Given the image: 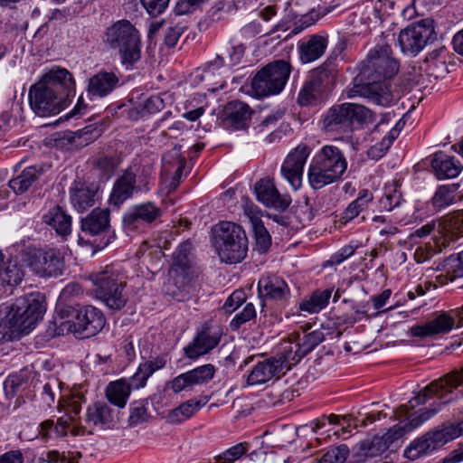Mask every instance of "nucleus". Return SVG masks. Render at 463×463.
I'll list each match as a JSON object with an SVG mask.
<instances>
[{"mask_svg": "<svg viewBox=\"0 0 463 463\" xmlns=\"http://www.w3.org/2000/svg\"><path fill=\"white\" fill-rule=\"evenodd\" d=\"M325 340V334L322 330H314L305 335L299 339L298 344L302 350V354H307L313 351L320 343Z\"/></svg>", "mask_w": 463, "mask_h": 463, "instance_id": "55", "label": "nucleus"}, {"mask_svg": "<svg viewBox=\"0 0 463 463\" xmlns=\"http://www.w3.org/2000/svg\"><path fill=\"white\" fill-rule=\"evenodd\" d=\"M255 235L256 246L260 252H266L271 245V237L263 223L251 227Z\"/></svg>", "mask_w": 463, "mask_h": 463, "instance_id": "57", "label": "nucleus"}, {"mask_svg": "<svg viewBox=\"0 0 463 463\" xmlns=\"http://www.w3.org/2000/svg\"><path fill=\"white\" fill-rule=\"evenodd\" d=\"M463 384V368L460 372H453L443 378L436 380L427 385L420 392L410 400L411 408L425 403L429 399L437 397L440 402L446 404L453 398L448 397L453 390Z\"/></svg>", "mask_w": 463, "mask_h": 463, "instance_id": "12", "label": "nucleus"}, {"mask_svg": "<svg viewBox=\"0 0 463 463\" xmlns=\"http://www.w3.org/2000/svg\"><path fill=\"white\" fill-rule=\"evenodd\" d=\"M93 291L98 299L113 311L121 310L128 301L127 276L116 265L106 266L103 270L90 276Z\"/></svg>", "mask_w": 463, "mask_h": 463, "instance_id": "4", "label": "nucleus"}, {"mask_svg": "<svg viewBox=\"0 0 463 463\" xmlns=\"http://www.w3.org/2000/svg\"><path fill=\"white\" fill-rule=\"evenodd\" d=\"M106 43L120 55L121 63L128 69L141 58L140 34L128 20H120L108 28Z\"/></svg>", "mask_w": 463, "mask_h": 463, "instance_id": "6", "label": "nucleus"}, {"mask_svg": "<svg viewBox=\"0 0 463 463\" xmlns=\"http://www.w3.org/2000/svg\"><path fill=\"white\" fill-rule=\"evenodd\" d=\"M463 326V307L449 312H443L436 317L421 325L411 327V335L414 337H429L436 335L448 334L454 326Z\"/></svg>", "mask_w": 463, "mask_h": 463, "instance_id": "15", "label": "nucleus"}, {"mask_svg": "<svg viewBox=\"0 0 463 463\" xmlns=\"http://www.w3.org/2000/svg\"><path fill=\"white\" fill-rule=\"evenodd\" d=\"M326 96V95L320 91L319 89L316 88L312 82L307 80L298 93V103L300 106L315 105L318 101L323 100Z\"/></svg>", "mask_w": 463, "mask_h": 463, "instance_id": "47", "label": "nucleus"}, {"mask_svg": "<svg viewBox=\"0 0 463 463\" xmlns=\"http://www.w3.org/2000/svg\"><path fill=\"white\" fill-rule=\"evenodd\" d=\"M332 288L316 290L309 298H305L300 303V310L310 314L318 313L327 306L332 296Z\"/></svg>", "mask_w": 463, "mask_h": 463, "instance_id": "42", "label": "nucleus"}, {"mask_svg": "<svg viewBox=\"0 0 463 463\" xmlns=\"http://www.w3.org/2000/svg\"><path fill=\"white\" fill-rule=\"evenodd\" d=\"M251 113L250 106L240 100L230 101L224 109L226 120L236 129L247 127Z\"/></svg>", "mask_w": 463, "mask_h": 463, "instance_id": "32", "label": "nucleus"}, {"mask_svg": "<svg viewBox=\"0 0 463 463\" xmlns=\"http://www.w3.org/2000/svg\"><path fill=\"white\" fill-rule=\"evenodd\" d=\"M109 228L110 213L108 209L96 208L81 219L80 230L85 235H107Z\"/></svg>", "mask_w": 463, "mask_h": 463, "instance_id": "26", "label": "nucleus"}, {"mask_svg": "<svg viewBox=\"0 0 463 463\" xmlns=\"http://www.w3.org/2000/svg\"><path fill=\"white\" fill-rule=\"evenodd\" d=\"M327 46V38L322 35H311L298 44L299 57L302 62H312L319 59Z\"/></svg>", "mask_w": 463, "mask_h": 463, "instance_id": "31", "label": "nucleus"}, {"mask_svg": "<svg viewBox=\"0 0 463 463\" xmlns=\"http://www.w3.org/2000/svg\"><path fill=\"white\" fill-rule=\"evenodd\" d=\"M90 132L86 129H80L77 132L64 133L63 136L57 139L59 145L65 146L70 145L71 146H83L91 142V138L89 137Z\"/></svg>", "mask_w": 463, "mask_h": 463, "instance_id": "51", "label": "nucleus"}, {"mask_svg": "<svg viewBox=\"0 0 463 463\" xmlns=\"http://www.w3.org/2000/svg\"><path fill=\"white\" fill-rule=\"evenodd\" d=\"M315 158L338 180L341 179L346 171V159L337 146L328 145L324 146L315 156Z\"/></svg>", "mask_w": 463, "mask_h": 463, "instance_id": "24", "label": "nucleus"}, {"mask_svg": "<svg viewBox=\"0 0 463 463\" xmlns=\"http://www.w3.org/2000/svg\"><path fill=\"white\" fill-rule=\"evenodd\" d=\"M119 80L116 72L99 71L88 80L87 95L90 99L105 98L120 86Z\"/></svg>", "mask_w": 463, "mask_h": 463, "instance_id": "19", "label": "nucleus"}, {"mask_svg": "<svg viewBox=\"0 0 463 463\" xmlns=\"http://www.w3.org/2000/svg\"><path fill=\"white\" fill-rule=\"evenodd\" d=\"M146 13L156 17L163 14L168 7L170 0H139Z\"/></svg>", "mask_w": 463, "mask_h": 463, "instance_id": "59", "label": "nucleus"}, {"mask_svg": "<svg viewBox=\"0 0 463 463\" xmlns=\"http://www.w3.org/2000/svg\"><path fill=\"white\" fill-rule=\"evenodd\" d=\"M74 420L72 416L63 415L57 419L43 420L40 424L39 434L44 440L59 439L67 436L70 429V424Z\"/></svg>", "mask_w": 463, "mask_h": 463, "instance_id": "33", "label": "nucleus"}, {"mask_svg": "<svg viewBox=\"0 0 463 463\" xmlns=\"http://www.w3.org/2000/svg\"><path fill=\"white\" fill-rule=\"evenodd\" d=\"M169 275L167 293L174 298L183 300L194 291V281L189 274L188 269L178 266L172 267Z\"/></svg>", "mask_w": 463, "mask_h": 463, "instance_id": "23", "label": "nucleus"}, {"mask_svg": "<svg viewBox=\"0 0 463 463\" xmlns=\"http://www.w3.org/2000/svg\"><path fill=\"white\" fill-rule=\"evenodd\" d=\"M222 335V332L220 328L203 326L193 344L184 348L186 355L194 359L209 353L219 345Z\"/></svg>", "mask_w": 463, "mask_h": 463, "instance_id": "20", "label": "nucleus"}, {"mask_svg": "<svg viewBox=\"0 0 463 463\" xmlns=\"http://www.w3.org/2000/svg\"><path fill=\"white\" fill-rule=\"evenodd\" d=\"M74 80L66 69L52 70L31 87L29 102L39 117L60 113L65 107L66 99L74 89Z\"/></svg>", "mask_w": 463, "mask_h": 463, "instance_id": "2", "label": "nucleus"}, {"mask_svg": "<svg viewBox=\"0 0 463 463\" xmlns=\"http://www.w3.org/2000/svg\"><path fill=\"white\" fill-rule=\"evenodd\" d=\"M307 177L310 186L315 190L321 189L326 185L338 181V179L334 176L330 171H327L322 164L317 161L315 157L309 165Z\"/></svg>", "mask_w": 463, "mask_h": 463, "instance_id": "38", "label": "nucleus"}, {"mask_svg": "<svg viewBox=\"0 0 463 463\" xmlns=\"http://www.w3.org/2000/svg\"><path fill=\"white\" fill-rule=\"evenodd\" d=\"M246 299V294L242 289L233 291L223 304L222 309L225 313H232L235 311Z\"/></svg>", "mask_w": 463, "mask_h": 463, "instance_id": "62", "label": "nucleus"}, {"mask_svg": "<svg viewBox=\"0 0 463 463\" xmlns=\"http://www.w3.org/2000/svg\"><path fill=\"white\" fill-rule=\"evenodd\" d=\"M310 150L306 145L298 146L291 151L281 165V174L295 189L301 186L304 165Z\"/></svg>", "mask_w": 463, "mask_h": 463, "instance_id": "16", "label": "nucleus"}, {"mask_svg": "<svg viewBox=\"0 0 463 463\" xmlns=\"http://www.w3.org/2000/svg\"><path fill=\"white\" fill-rule=\"evenodd\" d=\"M373 200V195L368 189H363L358 193L357 198L351 202L342 213V220L345 222H350L366 209Z\"/></svg>", "mask_w": 463, "mask_h": 463, "instance_id": "41", "label": "nucleus"}, {"mask_svg": "<svg viewBox=\"0 0 463 463\" xmlns=\"http://www.w3.org/2000/svg\"><path fill=\"white\" fill-rule=\"evenodd\" d=\"M213 244L221 260L225 263L241 262L247 255L248 239L237 223L221 222L213 229Z\"/></svg>", "mask_w": 463, "mask_h": 463, "instance_id": "5", "label": "nucleus"}, {"mask_svg": "<svg viewBox=\"0 0 463 463\" xmlns=\"http://www.w3.org/2000/svg\"><path fill=\"white\" fill-rule=\"evenodd\" d=\"M457 186L455 184L439 185L430 202L436 210L446 208L456 202Z\"/></svg>", "mask_w": 463, "mask_h": 463, "instance_id": "45", "label": "nucleus"}, {"mask_svg": "<svg viewBox=\"0 0 463 463\" xmlns=\"http://www.w3.org/2000/svg\"><path fill=\"white\" fill-rule=\"evenodd\" d=\"M305 354H302V350L298 342L297 344L287 342L281 347V351L272 358L276 364H281L282 373L291 368L292 365L298 364Z\"/></svg>", "mask_w": 463, "mask_h": 463, "instance_id": "39", "label": "nucleus"}, {"mask_svg": "<svg viewBox=\"0 0 463 463\" xmlns=\"http://www.w3.org/2000/svg\"><path fill=\"white\" fill-rule=\"evenodd\" d=\"M448 273L451 275V280L463 277V250L456 258L449 257L447 260Z\"/></svg>", "mask_w": 463, "mask_h": 463, "instance_id": "64", "label": "nucleus"}, {"mask_svg": "<svg viewBox=\"0 0 463 463\" xmlns=\"http://www.w3.org/2000/svg\"><path fill=\"white\" fill-rule=\"evenodd\" d=\"M431 166L439 180L457 177L463 169L459 161L443 152L434 154Z\"/></svg>", "mask_w": 463, "mask_h": 463, "instance_id": "29", "label": "nucleus"}, {"mask_svg": "<svg viewBox=\"0 0 463 463\" xmlns=\"http://www.w3.org/2000/svg\"><path fill=\"white\" fill-rule=\"evenodd\" d=\"M43 168L36 165L25 167L17 176L9 181V187L17 194L25 193L42 175Z\"/></svg>", "mask_w": 463, "mask_h": 463, "instance_id": "37", "label": "nucleus"}, {"mask_svg": "<svg viewBox=\"0 0 463 463\" xmlns=\"http://www.w3.org/2000/svg\"><path fill=\"white\" fill-rule=\"evenodd\" d=\"M435 230V222H430L426 223L425 225L420 226L416 229L413 232H411L408 238L407 241L411 246L416 245L420 242L421 239H424L430 235Z\"/></svg>", "mask_w": 463, "mask_h": 463, "instance_id": "61", "label": "nucleus"}, {"mask_svg": "<svg viewBox=\"0 0 463 463\" xmlns=\"http://www.w3.org/2000/svg\"><path fill=\"white\" fill-rule=\"evenodd\" d=\"M44 310L39 293L18 298L13 305L0 308V341H12L28 334L42 319Z\"/></svg>", "mask_w": 463, "mask_h": 463, "instance_id": "3", "label": "nucleus"}, {"mask_svg": "<svg viewBox=\"0 0 463 463\" xmlns=\"http://www.w3.org/2000/svg\"><path fill=\"white\" fill-rule=\"evenodd\" d=\"M438 411V409L420 410L419 411H416L409 416L408 422L404 423L403 425L399 424L400 428L404 430V434L406 432L411 431L434 416Z\"/></svg>", "mask_w": 463, "mask_h": 463, "instance_id": "50", "label": "nucleus"}, {"mask_svg": "<svg viewBox=\"0 0 463 463\" xmlns=\"http://www.w3.org/2000/svg\"><path fill=\"white\" fill-rule=\"evenodd\" d=\"M250 449L248 442L238 443L215 458V463H232L244 455Z\"/></svg>", "mask_w": 463, "mask_h": 463, "instance_id": "53", "label": "nucleus"}, {"mask_svg": "<svg viewBox=\"0 0 463 463\" xmlns=\"http://www.w3.org/2000/svg\"><path fill=\"white\" fill-rule=\"evenodd\" d=\"M403 201L400 185L397 182L387 184L384 187V194L379 200L381 210L392 211L398 207Z\"/></svg>", "mask_w": 463, "mask_h": 463, "instance_id": "44", "label": "nucleus"}, {"mask_svg": "<svg viewBox=\"0 0 463 463\" xmlns=\"http://www.w3.org/2000/svg\"><path fill=\"white\" fill-rule=\"evenodd\" d=\"M43 222L63 238L71 232V217L59 205L52 207L44 213Z\"/></svg>", "mask_w": 463, "mask_h": 463, "instance_id": "30", "label": "nucleus"}, {"mask_svg": "<svg viewBox=\"0 0 463 463\" xmlns=\"http://www.w3.org/2000/svg\"><path fill=\"white\" fill-rule=\"evenodd\" d=\"M443 247L432 237L431 241H428L424 246H420L414 252V259L418 263H423L432 256L443 250Z\"/></svg>", "mask_w": 463, "mask_h": 463, "instance_id": "52", "label": "nucleus"}, {"mask_svg": "<svg viewBox=\"0 0 463 463\" xmlns=\"http://www.w3.org/2000/svg\"><path fill=\"white\" fill-rule=\"evenodd\" d=\"M257 198L267 207L285 211L291 203V198L287 194H281L274 183L269 178L260 179L255 184Z\"/></svg>", "mask_w": 463, "mask_h": 463, "instance_id": "22", "label": "nucleus"}, {"mask_svg": "<svg viewBox=\"0 0 463 463\" xmlns=\"http://www.w3.org/2000/svg\"><path fill=\"white\" fill-rule=\"evenodd\" d=\"M291 66L284 60L275 61L259 71L251 80V95L264 98L276 95L284 89Z\"/></svg>", "mask_w": 463, "mask_h": 463, "instance_id": "8", "label": "nucleus"}, {"mask_svg": "<svg viewBox=\"0 0 463 463\" xmlns=\"http://www.w3.org/2000/svg\"><path fill=\"white\" fill-rule=\"evenodd\" d=\"M162 215L161 209L152 202L133 205L123 216V224L128 231H137L144 224H150Z\"/></svg>", "mask_w": 463, "mask_h": 463, "instance_id": "18", "label": "nucleus"}, {"mask_svg": "<svg viewBox=\"0 0 463 463\" xmlns=\"http://www.w3.org/2000/svg\"><path fill=\"white\" fill-rule=\"evenodd\" d=\"M185 159L182 156L181 146H175L171 150L167 151L162 158V173L169 175L174 168L184 166Z\"/></svg>", "mask_w": 463, "mask_h": 463, "instance_id": "48", "label": "nucleus"}, {"mask_svg": "<svg viewBox=\"0 0 463 463\" xmlns=\"http://www.w3.org/2000/svg\"><path fill=\"white\" fill-rule=\"evenodd\" d=\"M71 201L78 212H84L95 203L96 190L80 184L71 190Z\"/></svg>", "mask_w": 463, "mask_h": 463, "instance_id": "40", "label": "nucleus"}, {"mask_svg": "<svg viewBox=\"0 0 463 463\" xmlns=\"http://www.w3.org/2000/svg\"><path fill=\"white\" fill-rule=\"evenodd\" d=\"M71 316L74 320L66 319L64 316L54 318L55 335L73 333L79 337L88 338L97 335L106 324L103 313L92 306H86L77 311L71 310Z\"/></svg>", "mask_w": 463, "mask_h": 463, "instance_id": "7", "label": "nucleus"}, {"mask_svg": "<svg viewBox=\"0 0 463 463\" xmlns=\"http://www.w3.org/2000/svg\"><path fill=\"white\" fill-rule=\"evenodd\" d=\"M191 250V243L185 241L182 243L174 253L173 267L178 266L188 269V254Z\"/></svg>", "mask_w": 463, "mask_h": 463, "instance_id": "63", "label": "nucleus"}, {"mask_svg": "<svg viewBox=\"0 0 463 463\" xmlns=\"http://www.w3.org/2000/svg\"><path fill=\"white\" fill-rule=\"evenodd\" d=\"M60 389V383L57 378L51 377L43 386L42 400L47 407H51L55 401L56 392Z\"/></svg>", "mask_w": 463, "mask_h": 463, "instance_id": "58", "label": "nucleus"}, {"mask_svg": "<svg viewBox=\"0 0 463 463\" xmlns=\"http://www.w3.org/2000/svg\"><path fill=\"white\" fill-rule=\"evenodd\" d=\"M24 276L23 269L16 263L9 261L0 272V285L13 288L22 282Z\"/></svg>", "mask_w": 463, "mask_h": 463, "instance_id": "46", "label": "nucleus"}, {"mask_svg": "<svg viewBox=\"0 0 463 463\" xmlns=\"http://www.w3.org/2000/svg\"><path fill=\"white\" fill-rule=\"evenodd\" d=\"M372 112L364 106L344 103L333 106L323 119V129L326 132H349L354 123L363 124L370 120Z\"/></svg>", "mask_w": 463, "mask_h": 463, "instance_id": "9", "label": "nucleus"}, {"mask_svg": "<svg viewBox=\"0 0 463 463\" xmlns=\"http://www.w3.org/2000/svg\"><path fill=\"white\" fill-rule=\"evenodd\" d=\"M438 411V409L420 410L419 411H416L409 416L408 422L404 423L403 425L399 424L400 428L404 430V434L406 432L411 431L434 416Z\"/></svg>", "mask_w": 463, "mask_h": 463, "instance_id": "49", "label": "nucleus"}, {"mask_svg": "<svg viewBox=\"0 0 463 463\" xmlns=\"http://www.w3.org/2000/svg\"><path fill=\"white\" fill-rule=\"evenodd\" d=\"M209 402L207 396L201 397L199 400L191 399L173 409L167 416L169 422L176 424L181 423L191 418L196 411L203 407Z\"/></svg>", "mask_w": 463, "mask_h": 463, "instance_id": "35", "label": "nucleus"}, {"mask_svg": "<svg viewBox=\"0 0 463 463\" xmlns=\"http://www.w3.org/2000/svg\"><path fill=\"white\" fill-rule=\"evenodd\" d=\"M256 317V309L252 303L245 305L243 309L238 313L230 322L232 330H238L243 324Z\"/></svg>", "mask_w": 463, "mask_h": 463, "instance_id": "56", "label": "nucleus"}, {"mask_svg": "<svg viewBox=\"0 0 463 463\" xmlns=\"http://www.w3.org/2000/svg\"><path fill=\"white\" fill-rule=\"evenodd\" d=\"M349 452V448L345 444H341L327 450L317 463H345Z\"/></svg>", "mask_w": 463, "mask_h": 463, "instance_id": "54", "label": "nucleus"}, {"mask_svg": "<svg viewBox=\"0 0 463 463\" xmlns=\"http://www.w3.org/2000/svg\"><path fill=\"white\" fill-rule=\"evenodd\" d=\"M463 236V213L447 216L441 220L438 235L433 237L444 249Z\"/></svg>", "mask_w": 463, "mask_h": 463, "instance_id": "25", "label": "nucleus"}, {"mask_svg": "<svg viewBox=\"0 0 463 463\" xmlns=\"http://www.w3.org/2000/svg\"><path fill=\"white\" fill-rule=\"evenodd\" d=\"M281 374H283L281 372V364H276L271 357L259 362L253 366L247 376V383L249 385L263 384L273 378H279Z\"/></svg>", "mask_w": 463, "mask_h": 463, "instance_id": "27", "label": "nucleus"}, {"mask_svg": "<svg viewBox=\"0 0 463 463\" xmlns=\"http://www.w3.org/2000/svg\"><path fill=\"white\" fill-rule=\"evenodd\" d=\"M243 212L245 216L249 219L251 227L256 224L263 223L261 221V212L257 205L250 202L248 198L243 199Z\"/></svg>", "mask_w": 463, "mask_h": 463, "instance_id": "60", "label": "nucleus"}, {"mask_svg": "<svg viewBox=\"0 0 463 463\" xmlns=\"http://www.w3.org/2000/svg\"><path fill=\"white\" fill-rule=\"evenodd\" d=\"M258 293L263 301L285 302L290 296L286 281L276 275L261 277L258 282Z\"/></svg>", "mask_w": 463, "mask_h": 463, "instance_id": "21", "label": "nucleus"}, {"mask_svg": "<svg viewBox=\"0 0 463 463\" xmlns=\"http://www.w3.org/2000/svg\"><path fill=\"white\" fill-rule=\"evenodd\" d=\"M150 177L144 170L137 176L132 167H128L116 180L110 194L109 202L115 206H119L130 198L136 190L141 192L148 191Z\"/></svg>", "mask_w": 463, "mask_h": 463, "instance_id": "14", "label": "nucleus"}, {"mask_svg": "<svg viewBox=\"0 0 463 463\" xmlns=\"http://www.w3.org/2000/svg\"><path fill=\"white\" fill-rule=\"evenodd\" d=\"M214 373L215 368L213 364H204L177 375L167 383V386L175 393L191 391L195 385L203 384L211 381Z\"/></svg>", "mask_w": 463, "mask_h": 463, "instance_id": "17", "label": "nucleus"}, {"mask_svg": "<svg viewBox=\"0 0 463 463\" xmlns=\"http://www.w3.org/2000/svg\"><path fill=\"white\" fill-rule=\"evenodd\" d=\"M23 260L42 277H58L62 274L64 258L61 251L55 248L46 250L28 247Z\"/></svg>", "mask_w": 463, "mask_h": 463, "instance_id": "11", "label": "nucleus"}, {"mask_svg": "<svg viewBox=\"0 0 463 463\" xmlns=\"http://www.w3.org/2000/svg\"><path fill=\"white\" fill-rule=\"evenodd\" d=\"M130 393L131 390L128 385V381L124 378L110 382L105 390L107 400L118 409L126 407Z\"/></svg>", "mask_w": 463, "mask_h": 463, "instance_id": "36", "label": "nucleus"}, {"mask_svg": "<svg viewBox=\"0 0 463 463\" xmlns=\"http://www.w3.org/2000/svg\"><path fill=\"white\" fill-rule=\"evenodd\" d=\"M115 411L104 402H96L88 406L85 421L89 425L109 429L115 422Z\"/></svg>", "mask_w": 463, "mask_h": 463, "instance_id": "28", "label": "nucleus"}, {"mask_svg": "<svg viewBox=\"0 0 463 463\" xmlns=\"http://www.w3.org/2000/svg\"><path fill=\"white\" fill-rule=\"evenodd\" d=\"M335 65L332 61H326L319 67L313 70L309 75L308 80L319 89L320 91L327 95L335 79Z\"/></svg>", "mask_w": 463, "mask_h": 463, "instance_id": "34", "label": "nucleus"}, {"mask_svg": "<svg viewBox=\"0 0 463 463\" xmlns=\"http://www.w3.org/2000/svg\"><path fill=\"white\" fill-rule=\"evenodd\" d=\"M403 435L404 430L400 428V425H395L384 435L381 437L374 436L373 438L369 439L375 457L387 450L395 440L401 439Z\"/></svg>", "mask_w": 463, "mask_h": 463, "instance_id": "43", "label": "nucleus"}, {"mask_svg": "<svg viewBox=\"0 0 463 463\" xmlns=\"http://www.w3.org/2000/svg\"><path fill=\"white\" fill-rule=\"evenodd\" d=\"M458 438L453 423L446 422L430 430L412 440L404 450V457L415 460L438 449L448 442Z\"/></svg>", "mask_w": 463, "mask_h": 463, "instance_id": "10", "label": "nucleus"}, {"mask_svg": "<svg viewBox=\"0 0 463 463\" xmlns=\"http://www.w3.org/2000/svg\"><path fill=\"white\" fill-rule=\"evenodd\" d=\"M399 67L389 44L376 45L358 65L348 97L361 96L379 106H391L394 98L390 80L398 73Z\"/></svg>", "mask_w": 463, "mask_h": 463, "instance_id": "1", "label": "nucleus"}, {"mask_svg": "<svg viewBox=\"0 0 463 463\" xmlns=\"http://www.w3.org/2000/svg\"><path fill=\"white\" fill-rule=\"evenodd\" d=\"M434 38L433 21L423 19L402 30L398 36V43L403 53L416 55Z\"/></svg>", "mask_w": 463, "mask_h": 463, "instance_id": "13", "label": "nucleus"}]
</instances>
